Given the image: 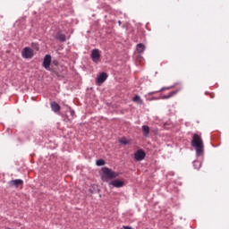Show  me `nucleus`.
Listing matches in <instances>:
<instances>
[{
	"label": "nucleus",
	"mask_w": 229,
	"mask_h": 229,
	"mask_svg": "<svg viewBox=\"0 0 229 229\" xmlns=\"http://www.w3.org/2000/svg\"><path fill=\"white\" fill-rule=\"evenodd\" d=\"M191 146L195 148L198 157H201V155H203V139H201L199 134H193Z\"/></svg>",
	"instance_id": "obj_1"
},
{
	"label": "nucleus",
	"mask_w": 229,
	"mask_h": 229,
	"mask_svg": "<svg viewBox=\"0 0 229 229\" xmlns=\"http://www.w3.org/2000/svg\"><path fill=\"white\" fill-rule=\"evenodd\" d=\"M102 180H104V182H107V180H114V178H117V176H119V173L114 172L108 167L102 168Z\"/></svg>",
	"instance_id": "obj_2"
},
{
	"label": "nucleus",
	"mask_w": 229,
	"mask_h": 229,
	"mask_svg": "<svg viewBox=\"0 0 229 229\" xmlns=\"http://www.w3.org/2000/svg\"><path fill=\"white\" fill-rule=\"evenodd\" d=\"M91 60L94 62V64H99L101 62V51L99 49L95 48L91 51Z\"/></svg>",
	"instance_id": "obj_3"
},
{
	"label": "nucleus",
	"mask_w": 229,
	"mask_h": 229,
	"mask_svg": "<svg viewBox=\"0 0 229 229\" xmlns=\"http://www.w3.org/2000/svg\"><path fill=\"white\" fill-rule=\"evenodd\" d=\"M21 56L22 58H33V49H31L30 47H25L23 48L22 52H21Z\"/></svg>",
	"instance_id": "obj_4"
},
{
	"label": "nucleus",
	"mask_w": 229,
	"mask_h": 229,
	"mask_svg": "<svg viewBox=\"0 0 229 229\" xmlns=\"http://www.w3.org/2000/svg\"><path fill=\"white\" fill-rule=\"evenodd\" d=\"M43 67L46 69V71H51V55H47L44 57L43 61Z\"/></svg>",
	"instance_id": "obj_5"
},
{
	"label": "nucleus",
	"mask_w": 229,
	"mask_h": 229,
	"mask_svg": "<svg viewBox=\"0 0 229 229\" xmlns=\"http://www.w3.org/2000/svg\"><path fill=\"white\" fill-rule=\"evenodd\" d=\"M134 158L137 160V162L144 160V158H146V152H144L142 149L137 150L134 154Z\"/></svg>",
	"instance_id": "obj_6"
},
{
	"label": "nucleus",
	"mask_w": 229,
	"mask_h": 229,
	"mask_svg": "<svg viewBox=\"0 0 229 229\" xmlns=\"http://www.w3.org/2000/svg\"><path fill=\"white\" fill-rule=\"evenodd\" d=\"M10 187H15L16 189L19 187H22L24 185V181L21 179H15L9 182Z\"/></svg>",
	"instance_id": "obj_7"
},
{
	"label": "nucleus",
	"mask_w": 229,
	"mask_h": 229,
	"mask_svg": "<svg viewBox=\"0 0 229 229\" xmlns=\"http://www.w3.org/2000/svg\"><path fill=\"white\" fill-rule=\"evenodd\" d=\"M108 78V74L106 72L100 73V75L97 78V85H103L105 81H106V79Z\"/></svg>",
	"instance_id": "obj_8"
},
{
	"label": "nucleus",
	"mask_w": 229,
	"mask_h": 229,
	"mask_svg": "<svg viewBox=\"0 0 229 229\" xmlns=\"http://www.w3.org/2000/svg\"><path fill=\"white\" fill-rule=\"evenodd\" d=\"M109 185H112L113 187H115L116 189H121V187L124 186V182L119 181V180H114L111 182H109Z\"/></svg>",
	"instance_id": "obj_9"
},
{
	"label": "nucleus",
	"mask_w": 229,
	"mask_h": 229,
	"mask_svg": "<svg viewBox=\"0 0 229 229\" xmlns=\"http://www.w3.org/2000/svg\"><path fill=\"white\" fill-rule=\"evenodd\" d=\"M51 108L53 112H60V105L56 102H52L51 103Z\"/></svg>",
	"instance_id": "obj_10"
},
{
	"label": "nucleus",
	"mask_w": 229,
	"mask_h": 229,
	"mask_svg": "<svg viewBox=\"0 0 229 229\" xmlns=\"http://www.w3.org/2000/svg\"><path fill=\"white\" fill-rule=\"evenodd\" d=\"M141 130H142V131H143L144 137H148V136L149 135V126H148V125H143V126L141 127Z\"/></svg>",
	"instance_id": "obj_11"
},
{
	"label": "nucleus",
	"mask_w": 229,
	"mask_h": 229,
	"mask_svg": "<svg viewBox=\"0 0 229 229\" xmlns=\"http://www.w3.org/2000/svg\"><path fill=\"white\" fill-rule=\"evenodd\" d=\"M176 94H178V91H171L168 95L161 97V99H169L170 98H173V96H176Z\"/></svg>",
	"instance_id": "obj_12"
},
{
	"label": "nucleus",
	"mask_w": 229,
	"mask_h": 229,
	"mask_svg": "<svg viewBox=\"0 0 229 229\" xmlns=\"http://www.w3.org/2000/svg\"><path fill=\"white\" fill-rule=\"evenodd\" d=\"M144 49H146V47H144V45L142 43H140L137 45V51L140 54L144 53Z\"/></svg>",
	"instance_id": "obj_13"
},
{
	"label": "nucleus",
	"mask_w": 229,
	"mask_h": 229,
	"mask_svg": "<svg viewBox=\"0 0 229 229\" xmlns=\"http://www.w3.org/2000/svg\"><path fill=\"white\" fill-rule=\"evenodd\" d=\"M57 38L61 42H65V40H66L65 34H62V33L58 32L57 33Z\"/></svg>",
	"instance_id": "obj_14"
},
{
	"label": "nucleus",
	"mask_w": 229,
	"mask_h": 229,
	"mask_svg": "<svg viewBox=\"0 0 229 229\" xmlns=\"http://www.w3.org/2000/svg\"><path fill=\"white\" fill-rule=\"evenodd\" d=\"M132 101L134 103H140V105H142V100L140 99V96L136 95L133 98Z\"/></svg>",
	"instance_id": "obj_15"
},
{
	"label": "nucleus",
	"mask_w": 229,
	"mask_h": 229,
	"mask_svg": "<svg viewBox=\"0 0 229 229\" xmlns=\"http://www.w3.org/2000/svg\"><path fill=\"white\" fill-rule=\"evenodd\" d=\"M120 144H123V146H127V144H130V140H128L126 138H122L119 140Z\"/></svg>",
	"instance_id": "obj_16"
},
{
	"label": "nucleus",
	"mask_w": 229,
	"mask_h": 229,
	"mask_svg": "<svg viewBox=\"0 0 229 229\" xmlns=\"http://www.w3.org/2000/svg\"><path fill=\"white\" fill-rule=\"evenodd\" d=\"M97 165L101 166V165H105L106 162L103 159H98L96 162Z\"/></svg>",
	"instance_id": "obj_17"
},
{
	"label": "nucleus",
	"mask_w": 229,
	"mask_h": 229,
	"mask_svg": "<svg viewBox=\"0 0 229 229\" xmlns=\"http://www.w3.org/2000/svg\"><path fill=\"white\" fill-rule=\"evenodd\" d=\"M153 94H157V91H153V92L148 93L149 96H153Z\"/></svg>",
	"instance_id": "obj_18"
},
{
	"label": "nucleus",
	"mask_w": 229,
	"mask_h": 229,
	"mask_svg": "<svg viewBox=\"0 0 229 229\" xmlns=\"http://www.w3.org/2000/svg\"><path fill=\"white\" fill-rule=\"evenodd\" d=\"M123 229H132L131 226H123Z\"/></svg>",
	"instance_id": "obj_19"
},
{
	"label": "nucleus",
	"mask_w": 229,
	"mask_h": 229,
	"mask_svg": "<svg viewBox=\"0 0 229 229\" xmlns=\"http://www.w3.org/2000/svg\"><path fill=\"white\" fill-rule=\"evenodd\" d=\"M71 115H74V111H71Z\"/></svg>",
	"instance_id": "obj_20"
},
{
	"label": "nucleus",
	"mask_w": 229,
	"mask_h": 229,
	"mask_svg": "<svg viewBox=\"0 0 229 229\" xmlns=\"http://www.w3.org/2000/svg\"><path fill=\"white\" fill-rule=\"evenodd\" d=\"M118 24H119V26H121V24H122L121 21H118Z\"/></svg>",
	"instance_id": "obj_21"
}]
</instances>
